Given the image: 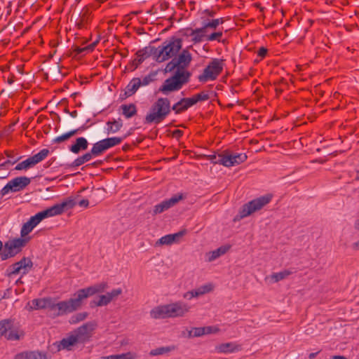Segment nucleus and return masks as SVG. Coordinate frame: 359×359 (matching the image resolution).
<instances>
[{"label":"nucleus","instance_id":"nucleus-22","mask_svg":"<svg viewBox=\"0 0 359 359\" xmlns=\"http://www.w3.org/2000/svg\"><path fill=\"white\" fill-rule=\"evenodd\" d=\"M205 28L204 26L201 28H197L196 29H187L184 35L192 36V41L195 43H200L203 41V38L205 36Z\"/></svg>","mask_w":359,"mask_h":359},{"label":"nucleus","instance_id":"nucleus-52","mask_svg":"<svg viewBox=\"0 0 359 359\" xmlns=\"http://www.w3.org/2000/svg\"><path fill=\"white\" fill-rule=\"evenodd\" d=\"M12 289L8 288L4 291H0V300L3 299H8L11 297Z\"/></svg>","mask_w":359,"mask_h":359},{"label":"nucleus","instance_id":"nucleus-37","mask_svg":"<svg viewBox=\"0 0 359 359\" xmlns=\"http://www.w3.org/2000/svg\"><path fill=\"white\" fill-rule=\"evenodd\" d=\"M173 349H174V347H170V346L158 347V348L151 350L150 351L149 354L153 356L163 355V354L167 353L172 351Z\"/></svg>","mask_w":359,"mask_h":359},{"label":"nucleus","instance_id":"nucleus-7","mask_svg":"<svg viewBox=\"0 0 359 359\" xmlns=\"http://www.w3.org/2000/svg\"><path fill=\"white\" fill-rule=\"evenodd\" d=\"M272 198V194H267L244 204L240 208L236 219H243L250 215L253 212L261 210L263 207L271 202Z\"/></svg>","mask_w":359,"mask_h":359},{"label":"nucleus","instance_id":"nucleus-61","mask_svg":"<svg viewBox=\"0 0 359 359\" xmlns=\"http://www.w3.org/2000/svg\"><path fill=\"white\" fill-rule=\"evenodd\" d=\"M97 43H98V41H96L92 43L90 45L86 46V48H88V51H92Z\"/></svg>","mask_w":359,"mask_h":359},{"label":"nucleus","instance_id":"nucleus-31","mask_svg":"<svg viewBox=\"0 0 359 359\" xmlns=\"http://www.w3.org/2000/svg\"><path fill=\"white\" fill-rule=\"evenodd\" d=\"M13 327V321L11 319H5L0 321V337L5 335Z\"/></svg>","mask_w":359,"mask_h":359},{"label":"nucleus","instance_id":"nucleus-45","mask_svg":"<svg viewBox=\"0 0 359 359\" xmlns=\"http://www.w3.org/2000/svg\"><path fill=\"white\" fill-rule=\"evenodd\" d=\"M223 22H224V20H223V18H217V19H214V20H212V21H210V22H209L205 23L203 26H204V27L205 28V29H206L208 27H210V28L216 29V27H217L219 24H222Z\"/></svg>","mask_w":359,"mask_h":359},{"label":"nucleus","instance_id":"nucleus-29","mask_svg":"<svg viewBox=\"0 0 359 359\" xmlns=\"http://www.w3.org/2000/svg\"><path fill=\"white\" fill-rule=\"evenodd\" d=\"M126 136H124L123 137H108L104 140H102V142L106 149L107 150L108 149L113 147L116 145H118L121 143V142L123 140V139Z\"/></svg>","mask_w":359,"mask_h":359},{"label":"nucleus","instance_id":"nucleus-16","mask_svg":"<svg viewBox=\"0 0 359 359\" xmlns=\"http://www.w3.org/2000/svg\"><path fill=\"white\" fill-rule=\"evenodd\" d=\"M248 156L244 153L229 154H224V156L221 158L220 162L222 165L226 167L234 166L245 162Z\"/></svg>","mask_w":359,"mask_h":359},{"label":"nucleus","instance_id":"nucleus-26","mask_svg":"<svg viewBox=\"0 0 359 359\" xmlns=\"http://www.w3.org/2000/svg\"><path fill=\"white\" fill-rule=\"evenodd\" d=\"M107 132L109 133H115L121 130L123 127V121L121 118L118 119L113 118L111 121L107 122Z\"/></svg>","mask_w":359,"mask_h":359},{"label":"nucleus","instance_id":"nucleus-25","mask_svg":"<svg viewBox=\"0 0 359 359\" xmlns=\"http://www.w3.org/2000/svg\"><path fill=\"white\" fill-rule=\"evenodd\" d=\"M140 87V78H133L125 88L124 98L134 95Z\"/></svg>","mask_w":359,"mask_h":359},{"label":"nucleus","instance_id":"nucleus-36","mask_svg":"<svg viewBox=\"0 0 359 359\" xmlns=\"http://www.w3.org/2000/svg\"><path fill=\"white\" fill-rule=\"evenodd\" d=\"M156 76V72H151L148 75L143 77L142 79H140V86H145L149 85L150 83L155 80Z\"/></svg>","mask_w":359,"mask_h":359},{"label":"nucleus","instance_id":"nucleus-55","mask_svg":"<svg viewBox=\"0 0 359 359\" xmlns=\"http://www.w3.org/2000/svg\"><path fill=\"white\" fill-rule=\"evenodd\" d=\"M267 49L264 47H261L257 52L258 56L261 57L262 58L264 57L267 54Z\"/></svg>","mask_w":359,"mask_h":359},{"label":"nucleus","instance_id":"nucleus-46","mask_svg":"<svg viewBox=\"0 0 359 359\" xmlns=\"http://www.w3.org/2000/svg\"><path fill=\"white\" fill-rule=\"evenodd\" d=\"M121 294H122L121 288L114 289L110 292L107 293V294L111 302L113 301L114 299H116L118 295H120Z\"/></svg>","mask_w":359,"mask_h":359},{"label":"nucleus","instance_id":"nucleus-48","mask_svg":"<svg viewBox=\"0 0 359 359\" xmlns=\"http://www.w3.org/2000/svg\"><path fill=\"white\" fill-rule=\"evenodd\" d=\"M85 163L86 162H85L83 156H79L77 158H76L71 164H69V167H71V168L79 167Z\"/></svg>","mask_w":359,"mask_h":359},{"label":"nucleus","instance_id":"nucleus-4","mask_svg":"<svg viewBox=\"0 0 359 359\" xmlns=\"http://www.w3.org/2000/svg\"><path fill=\"white\" fill-rule=\"evenodd\" d=\"M76 203L72 198H67L60 203H57L45 210L36 213L35 215L31 217L28 221L35 227L43 219L60 215L65 211L73 208Z\"/></svg>","mask_w":359,"mask_h":359},{"label":"nucleus","instance_id":"nucleus-32","mask_svg":"<svg viewBox=\"0 0 359 359\" xmlns=\"http://www.w3.org/2000/svg\"><path fill=\"white\" fill-rule=\"evenodd\" d=\"M290 274H292V271L290 270H283L282 271H280L278 273H273L271 275V280H273L274 283H277L280 280H282L285 278H286L287 276H289Z\"/></svg>","mask_w":359,"mask_h":359},{"label":"nucleus","instance_id":"nucleus-49","mask_svg":"<svg viewBox=\"0 0 359 359\" xmlns=\"http://www.w3.org/2000/svg\"><path fill=\"white\" fill-rule=\"evenodd\" d=\"M187 231L185 229L178 231L177 233L171 234L172 237L173 243H177L180 241V239L185 235Z\"/></svg>","mask_w":359,"mask_h":359},{"label":"nucleus","instance_id":"nucleus-39","mask_svg":"<svg viewBox=\"0 0 359 359\" xmlns=\"http://www.w3.org/2000/svg\"><path fill=\"white\" fill-rule=\"evenodd\" d=\"M8 333H6L5 337L8 340H19L24 336V332L20 331V332L16 330H10Z\"/></svg>","mask_w":359,"mask_h":359},{"label":"nucleus","instance_id":"nucleus-8","mask_svg":"<svg viewBox=\"0 0 359 359\" xmlns=\"http://www.w3.org/2000/svg\"><path fill=\"white\" fill-rule=\"evenodd\" d=\"M190 76L191 73H180V71H175L172 76L165 80L158 91L168 95L170 92L179 90L183 84L189 81Z\"/></svg>","mask_w":359,"mask_h":359},{"label":"nucleus","instance_id":"nucleus-12","mask_svg":"<svg viewBox=\"0 0 359 359\" xmlns=\"http://www.w3.org/2000/svg\"><path fill=\"white\" fill-rule=\"evenodd\" d=\"M31 182V179L25 177H17L9 181L0 191V196L3 197L8 192H18L23 190Z\"/></svg>","mask_w":359,"mask_h":359},{"label":"nucleus","instance_id":"nucleus-44","mask_svg":"<svg viewBox=\"0 0 359 359\" xmlns=\"http://www.w3.org/2000/svg\"><path fill=\"white\" fill-rule=\"evenodd\" d=\"M172 243H173L172 237L171 236V234H168V235H165V236L161 237L156 242V245H171Z\"/></svg>","mask_w":359,"mask_h":359},{"label":"nucleus","instance_id":"nucleus-14","mask_svg":"<svg viewBox=\"0 0 359 359\" xmlns=\"http://www.w3.org/2000/svg\"><path fill=\"white\" fill-rule=\"evenodd\" d=\"M32 266V261L28 257H23L19 262L13 264L8 267L7 275L9 277L20 273L22 275H25L31 270Z\"/></svg>","mask_w":359,"mask_h":359},{"label":"nucleus","instance_id":"nucleus-30","mask_svg":"<svg viewBox=\"0 0 359 359\" xmlns=\"http://www.w3.org/2000/svg\"><path fill=\"white\" fill-rule=\"evenodd\" d=\"M110 302H111V301L109 300L107 294H105L100 295L97 300L94 299V300L91 301L90 304V306L93 308L95 306H107Z\"/></svg>","mask_w":359,"mask_h":359},{"label":"nucleus","instance_id":"nucleus-17","mask_svg":"<svg viewBox=\"0 0 359 359\" xmlns=\"http://www.w3.org/2000/svg\"><path fill=\"white\" fill-rule=\"evenodd\" d=\"M156 48L154 46H147L138 50L136 53L137 59L133 61L135 66L134 69H136L140 64H142L147 58L152 56L154 60H156Z\"/></svg>","mask_w":359,"mask_h":359},{"label":"nucleus","instance_id":"nucleus-24","mask_svg":"<svg viewBox=\"0 0 359 359\" xmlns=\"http://www.w3.org/2000/svg\"><path fill=\"white\" fill-rule=\"evenodd\" d=\"M229 246L222 245L213 251H210L206 253V260L209 262H213L220 256L224 255L229 250Z\"/></svg>","mask_w":359,"mask_h":359},{"label":"nucleus","instance_id":"nucleus-6","mask_svg":"<svg viewBox=\"0 0 359 359\" xmlns=\"http://www.w3.org/2000/svg\"><path fill=\"white\" fill-rule=\"evenodd\" d=\"M182 43L181 39L174 37L164 41L161 46L156 48V61L161 63L175 56L182 48Z\"/></svg>","mask_w":359,"mask_h":359},{"label":"nucleus","instance_id":"nucleus-10","mask_svg":"<svg viewBox=\"0 0 359 359\" xmlns=\"http://www.w3.org/2000/svg\"><path fill=\"white\" fill-rule=\"evenodd\" d=\"M66 301H61L56 304L52 303L50 299H34L32 300L31 302L28 303V306H29V310L33 309H42L48 308L49 310L53 312V315L54 316H61L66 315L67 313H72L73 311H67L64 313L61 311L59 309V304L62 302H67Z\"/></svg>","mask_w":359,"mask_h":359},{"label":"nucleus","instance_id":"nucleus-56","mask_svg":"<svg viewBox=\"0 0 359 359\" xmlns=\"http://www.w3.org/2000/svg\"><path fill=\"white\" fill-rule=\"evenodd\" d=\"M200 289L201 291H204L203 292V294H206V293L210 292L212 290V286L211 285H205L200 287Z\"/></svg>","mask_w":359,"mask_h":359},{"label":"nucleus","instance_id":"nucleus-63","mask_svg":"<svg viewBox=\"0 0 359 359\" xmlns=\"http://www.w3.org/2000/svg\"><path fill=\"white\" fill-rule=\"evenodd\" d=\"M331 359H348V358L344 355H334L331 358Z\"/></svg>","mask_w":359,"mask_h":359},{"label":"nucleus","instance_id":"nucleus-42","mask_svg":"<svg viewBox=\"0 0 359 359\" xmlns=\"http://www.w3.org/2000/svg\"><path fill=\"white\" fill-rule=\"evenodd\" d=\"M204 328L203 327H194L189 332V337H199L205 335Z\"/></svg>","mask_w":359,"mask_h":359},{"label":"nucleus","instance_id":"nucleus-50","mask_svg":"<svg viewBox=\"0 0 359 359\" xmlns=\"http://www.w3.org/2000/svg\"><path fill=\"white\" fill-rule=\"evenodd\" d=\"M222 36V32H214L207 36V40L210 41L217 40L218 41H219L220 37Z\"/></svg>","mask_w":359,"mask_h":359},{"label":"nucleus","instance_id":"nucleus-60","mask_svg":"<svg viewBox=\"0 0 359 359\" xmlns=\"http://www.w3.org/2000/svg\"><path fill=\"white\" fill-rule=\"evenodd\" d=\"M77 55L82 54L84 52L88 51V48H86V46L84 48H76L75 50Z\"/></svg>","mask_w":359,"mask_h":359},{"label":"nucleus","instance_id":"nucleus-38","mask_svg":"<svg viewBox=\"0 0 359 359\" xmlns=\"http://www.w3.org/2000/svg\"><path fill=\"white\" fill-rule=\"evenodd\" d=\"M175 69H177L176 71H180V73H190L188 71H181V69L179 68L178 65L177 64L176 60H175V58H172V60L166 65L165 72H171Z\"/></svg>","mask_w":359,"mask_h":359},{"label":"nucleus","instance_id":"nucleus-1","mask_svg":"<svg viewBox=\"0 0 359 359\" xmlns=\"http://www.w3.org/2000/svg\"><path fill=\"white\" fill-rule=\"evenodd\" d=\"M95 326V323L88 322L74 330L66 337L55 343L57 344V350L73 351L75 346L83 345L90 340Z\"/></svg>","mask_w":359,"mask_h":359},{"label":"nucleus","instance_id":"nucleus-28","mask_svg":"<svg viewBox=\"0 0 359 359\" xmlns=\"http://www.w3.org/2000/svg\"><path fill=\"white\" fill-rule=\"evenodd\" d=\"M122 114L126 118H130L137 114V110L135 104H122L121 107Z\"/></svg>","mask_w":359,"mask_h":359},{"label":"nucleus","instance_id":"nucleus-9","mask_svg":"<svg viewBox=\"0 0 359 359\" xmlns=\"http://www.w3.org/2000/svg\"><path fill=\"white\" fill-rule=\"evenodd\" d=\"M30 240V237L18 238L8 240L4 244V250L0 254L1 260L4 261L11 257H13L25 247Z\"/></svg>","mask_w":359,"mask_h":359},{"label":"nucleus","instance_id":"nucleus-34","mask_svg":"<svg viewBox=\"0 0 359 359\" xmlns=\"http://www.w3.org/2000/svg\"><path fill=\"white\" fill-rule=\"evenodd\" d=\"M191 99L192 101H194V104H196L198 102L206 101L209 100L210 95L208 91H202L191 97Z\"/></svg>","mask_w":359,"mask_h":359},{"label":"nucleus","instance_id":"nucleus-19","mask_svg":"<svg viewBox=\"0 0 359 359\" xmlns=\"http://www.w3.org/2000/svg\"><path fill=\"white\" fill-rule=\"evenodd\" d=\"M174 58L181 71H185L184 69L189 66L192 60L191 54L187 49H184L177 57Z\"/></svg>","mask_w":359,"mask_h":359},{"label":"nucleus","instance_id":"nucleus-3","mask_svg":"<svg viewBox=\"0 0 359 359\" xmlns=\"http://www.w3.org/2000/svg\"><path fill=\"white\" fill-rule=\"evenodd\" d=\"M189 311V306L182 302L160 305L150 311V316L154 319L182 317Z\"/></svg>","mask_w":359,"mask_h":359},{"label":"nucleus","instance_id":"nucleus-18","mask_svg":"<svg viewBox=\"0 0 359 359\" xmlns=\"http://www.w3.org/2000/svg\"><path fill=\"white\" fill-rule=\"evenodd\" d=\"M14 359H48L46 353L39 351H25L17 353Z\"/></svg>","mask_w":359,"mask_h":359},{"label":"nucleus","instance_id":"nucleus-40","mask_svg":"<svg viewBox=\"0 0 359 359\" xmlns=\"http://www.w3.org/2000/svg\"><path fill=\"white\" fill-rule=\"evenodd\" d=\"M203 292L204 291H201L200 287H198L196 290H193L185 292L184 294L183 297L184 299L190 300L194 297H198L199 296L203 295Z\"/></svg>","mask_w":359,"mask_h":359},{"label":"nucleus","instance_id":"nucleus-57","mask_svg":"<svg viewBox=\"0 0 359 359\" xmlns=\"http://www.w3.org/2000/svg\"><path fill=\"white\" fill-rule=\"evenodd\" d=\"M4 153L6 156L9 158L8 160H13L18 158L15 156L13 151H6Z\"/></svg>","mask_w":359,"mask_h":359},{"label":"nucleus","instance_id":"nucleus-23","mask_svg":"<svg viewBox=\"0 0 359 359\" xmlns=\"http://www.w3.org/2000/svg\"><path fill=\"white\" fill-rule=\"evenodd\" d=\"M241 346L233 342H227L219 344L216 346L215 350L218 353H233L241 350Z\"/></svg>","mask_w":359,"mask_h":359},{"label":"nucleus","instance_id":"nucleus-43","mask_svg":"<svg viewBox=\"0 0 359 359\" xmlns=\"http://www.w3.org/2000/svg\"><path fill=\"white\" fill-rule=\"evenodd\" d=\"M103 359H133L131 353L128 352L122 354L111 355L103 357Z\"/></svg>","mask_w":359,"mask_h":359},{"label":"nucleus","instance_id":"nucleus-33","mask_svg":"<svg viewBox=\"0 0 359 359\" xmlns=\"http://www.w3.org/2000/svg\"><path fill=\"white\" fill-rule=\"evenodd\" d=\"M88 316V312H81L73 315L69 322L70 324H76L84 320Z\"/></svg>","mask_w":359,"mask_h":359},{"label":"nucleus","instance_id":"nucleus-15","mask_svg":"<svg viewBox=\"0 0 359 359\" xmlns=\"http://www.w3.org/2000/svg\"><path fill=\"white\" fill-rule=\"evenodd\" d=\"M183 198V195L176 194L172 196L169 199L164 200L161 203L156 205L154 207L152 215H156L158 214L162 213L164 211L168 210L169 208L174 206L176 203H177L180 200Z\"/></svg>","mask_w":359,"mask_h":359},{"label":"nucleus","instance_id":"nucleus-41","mask_svg":"<svg viewBox=\"0 0 359 359\" xmlns=\"http://www.w3.org/2000/svg\"><path fill=\"white\" fill-rule=\"evenodd\" d=\"M34 228V225H32L29 221L25 222L21 229L20 235L21 238H26L25 236L28 235Z\"/></svg>","mask_w":359,"mask_h":359},{"label":"nucleus","instance_id":"nucleus-35","mask_svg":"<svg viewBox=\"0 0 359 359\" xmlns=\"http://www.w3.org/2000/svg\"><path fill=\"white\" fill-rule=\"evenodd\" d=\"M104 151H106V149H105L102 140L98 141L97 142L95 143L91 149L92 154H95L96 156H100Z\"/></svg>","mask_w":359,"mask_h":359},{"label":"nucleus","instance_id":"nucleus-51","mask_svg":"<svg viewBox=\"0 0 359 359\" xmlns=\"http://www.w3.org/2000/svg\"><path fill=\"white\" fill-rule=\"evenodd\" d=\"M224 156V154H220L218 156L214 154V155L210 156V160L211 161L212 163H213L215 164L218 163V164H221L222 165V163L220 162V160Z\"/></svg>","mask_w":359,"mask_h":359},{"label":"nucleus","instance_id":"nucleus-47","mask_svg":"<svg viewBox=\"0 0 359 359\" xmlns=\"http://www.w3.org/2000/svg\"><path fill=\"white\" fill-rule=\"evenodd\" d=\"M22 156H18L17 158L13 160H7L5 162L0 164V170L7 169L9 165H14L18 161L21 159Z\"/></svg>","mask_w":359,"mask_h":359},{"label":"nucleus","instance_id":"nucleus-11","mask_svg":"<svg viewBox=\"0 0 359 359\" xmlns=\"http://www.w3.org/2000/svg\"><path fill=\"white\" fill-rule=\"evenodd\" d=\"M223 62L221 59H213L204 69L203 73L198 76V81L205 83L208 80H215L223 70Z\"/></svg>","mask_w":359,"mask_h":359},{"label":"nucleus","instance_id":"nucleus-62","mask_svg":"<svg viewBox=\"0 0 359 359\" xmlns=\"http://www.w3.org/2000/svg\"><path fill=\"white\" fill-rule=\"evenodd\" d=\"M352 248L355 250H359V241L353 243L352 245Z\"/></svg>","mask_w":359,"mask_h":359},{"label":"nucleus","instance_id":"nucleus-2","mask_svg":"<svg viewBox=\"0 0 359 359\" xmlns=\"http://www.w3.org/2000/svg\"><path fill=\"white\" fill-rule=\"evenodd\" d=\"M108 288V284L105 282L100 283L86 288L79 290L67 302L59 304V309L64 313L67 311H75L80 309L83 301L95 294L103 292Z\"/></svg>","mask_w":359,"mask_h":359},{"label":"nucleus","instance_id":"nucleus-27","mask_svg":"<svg viewBox=\"0 0 359 359\" xmlns=\"http://www.w3.org/2000/svg\"><path fill=\"white\" fill-rule=\"evenodd\" d=\"M85 129H86V127L84 126H83L77 129L70 130L60 136L57 137L56 138H55L53 140V143H61L64 141L67 140L71 137L78 134L79 132L84 130Z\"/></svg>","mask_w":359,"mask_h":359},{"label":"nucleus","instance_id":"nucleus-58","mask_svg":"<svg viewBox=\"0 0 359 359\" xmlns=\"http://www.w3.org/2000/svg\"><path fill=\"white\" fill-rule=\"evenodd\" d=\"M183 135V131L180 130H175L172 133V136L176 138H180Z\"/></svg>","mask_w":359,"mask_h":359},{"label":"nucleus","instance_id":"nucleus-54","mask_svg":"<svg viewBox=\"0 0 359 359\" xmlns=\"http://www.w3.org/2000/svg\"><path fill=\"white\" fill-rule=\"evenodd\" d=\"M82 156L86 163L89 161L90 160H91L93 157H97L95 156V154H92L91 150L90 151L84 154L83 155H82Z\"/></svg>","mask_w":359,"mask_h":359},{"label":"nucleus","instance_id":"nucleus-64","mask_svg":"<svg viewBox=\"0 0 359 359\" xmlns=\"http://www.w3.org/2000/svg\"><path fill=\"white\" fill-rule=\"evenodd\" d=\"M318 352H316V353H310V354H309V358L310 359H313V358H315L316 357V355H318Z\"/></svg>","mask_w":359,"mask_h":359},{"label":"nucleus","instance_id":"nucleus-20","mask_svg":"<svg viewBox=\"0 0 359 359\" xmlns=\"http://www.w3.org/2000/svg\"><path fill=\"white\" fill-rule=\"evenodd\" d=\"M88 144V142L85 137H77L74 144L69 147V150L74 154H78L81 151L86 150Z\"/></svg>","mask_w":359,"mask_h":359},{"label":"nucleus","instance_id":"nucleus-53","mask_svg":"<svg viewBox=\"0 0 359 359\" xmlns=\"http://www.w3.org/2000/svg\"><path fill=\"white\" fill-rule=\"evenodd\" d=\"M203 328H204V330H204L205 334L216 333L219 331V329L217 327H212V326L203 327Z\"/></svg>","mask_w":359,"mask_h":359},{"label":"nucleus","instance_id":"nucleus-5","mask_svg":"<svg viewBox=\"0 0 359 359\" xmlns=\"http://www.w3.org/2000/svg\"><path fill=\"white\" fill-rule=\"evenodd\" d=\"M172 107L167 97H159L151 106V112L147 114L145 123H159L170 113Z\"/></svg>","mask_w":359,"mask_h":359},{"label":"nucleus","instance_id":"nucleus-21","mask_svg":"<svg viewBox=\"0 0 359 359\" xmlns=\"http://www.w3.org/2000/svg\"><path fill=\"white\" fill-rule=\"evenodd\" d=\"M193 105H194V101L191 100V97H184L172 107V110L175 111V114H180Z\"/></svg>","mask_w":359,"mask_h":359},{"label":"nucleus","instance_id":"nucleus-59","mask_svg":"<svg viewBox=\"0 0 359 359\" xmlns=\"http://www.w3.org/2000/svg\"><path fill=\"white\" fill-rule=\"evenodd\" d=\"M79 205L81 206V207H84V208H87L89 205V202H88V200L87 199H83L81 201H80L79 202Z\"/></svg>","mask_w":359,"mask_h":359},{"label":"nucleus","instance_id":"nucleus-13","mask_svg":"<svg viewBox=\"0 0 359 359\" xmlns=\"http://www.w3.org/2000/svg\"><path fill=\"white\" fill-rule=\"evenodd\" d=\"M48 149H43L37 154L27 158L26 160L19 163L15 168V170H27L33 168L37 163L43 161L49 154Z\"/></svg>","mask_w":359,"mask_h":359}]
</instances>
